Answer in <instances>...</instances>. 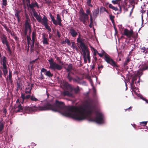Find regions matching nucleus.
<instances>
[{
    "label": "nucleus",
    "mask_w": 148,
    "mask_h": 148,
    "mask_svg": "<svg viewBox=\"0 0 148 148\" xmlns=\"http://www.w3.org/2000/svg\"><path fill=\"white\" fill-rule=\"evenodd\" d=\"M51 110L54 112H58L62 115L70 117L77 120V107L69 106L66 107L63 102L56 100L55 104L51 105L49 103L43 106L39 105L34 106L33 107H26L23 108L21 104L16 105L14 106V111L16 113L22 112L25 110L28 114L33 111H40Z\"/></svg>",
    "instance_id": "1"
},
{
    "label": "nucleus",
    "mask_w": 148,
    "mask_h": 148,
    "mask_svg": "<svg viewBox=\"0 0 148 148\" xmlns=\"http://www.w3.org/2000/svg\"><path fill=\"white\" fill-rule=\"evenodd\" d=\"M142 74V71L140 70L136 72L132 75V81L130 83L131 87L132 89H134L136 88L134 84H135L137 86H139L140 78Z\"/></svg>",
    "instance_id": "2"
},
{
    "label": "nucleus",
    "mask_w": 148,
    "mask_h": 148,
    "mask_svg": "<svg viewBox=\"0 0 148 148\" xmlns=\"http://www.w3.org/2000/svg\"><path fill=\"white\" fill-rule=\"evenodd\" d=\"M48 62L50 64L49 68L51 70L55 71L56 70H60L62 69V66L54 62L52 58L48 60Z\"/></svg>",
    "instance_id": "3"
},
{
    "label": "nucleus",
    "mask_w": 148,
    "mask_h": 148,
    "mask_svg": "<svg viewBox=\"0 0 148 148\" xmlns=\"http://www.w3.org/2000/svg\"><path fill=\"white\" fill-rule=\"evenodd\" d=\"M81 50L83 53L85 63H86L87 60H88L89 63L90 62V59L88 47H85L84 49H82Z\"/></svg>",
    "instance_id": "4"
},
{
    "label": "nucleus",
    "mask_w": 148,
    "mask_h": 148,
    "mask_svg": "<svg viewBox=\"0 0 148 148\" xmlns=\"http://www.w3.org/2000/svg\"><path fill=\"white\" fill-rule=\"evenodd\" d=\"M79 19L84 24H85L86 21L88 19V16L86 14L83 10H81L80 11Z\"/></svg>",
    "instance_id": "5"
},
{
    "label": "nucleus",
    "mask_w": 148,
    "mask_h": 148,
    "mask_svg": "<svg viewBox=\"0 0 148 148\" xmlns=\"http://www.w3.org/2000/svg\"><path fill=\"white\" fill-rule=\"evenodd\" d=\"M104 60L108 64L113 66L118 67L115 62L108 54H106L104 56Z\"/></svg>",
    "instance_id": "6"
},
{
    "label": "nucleus",
    "mask_w": 148,
    "mask_h": 148,
    "mask_svg": "<svg viewBox=\"0 0 148 148\" xmlns=\"http://www.w3.org/2000/svg\"><path fill=\"white\" fill-rule=\"evenodd\" d=\"M133 32L132 30H128L127 29H125L124 30L123 34L126 36L128 38H131L133 35Z\"/></svg>",
    "instance_id": "7"
},
{
    "label": "nucleus",
    "mask_w": 148,
    "mask_h": 148,
    "mask_svg": "<svg viewBox=\"0 0 148 148\" xmlns=\"http://www.w3.org/2000/svg\"><path fill=\"white\" fill-rule=\"evenodd\" d=\"M29 3L28 2H27V6L29 5V7L32 10V11H33V10H34L35 9H34V8L35 7H36L38 8H39V6L36 2H35L34 3L32 2L30 4V0H29Z\"/></svg>",
    "instance_id": "8"
},
{
    "label": "nucleus",
    "mask_w": 148,
    "mask_h": 148,
    "mask_svg": "<svg viewBox=\"0 0 148 148\" xmlns=\"http://www.w3.org/2000/svg\"><path fill=\"white\" fill-rule=\"evenodd\" d=\"M33 84L28 83L27 85L25 90V93L26 94H30L31 90L32 88Z\"/></svg>",
    "instance_id": "9"
},
{
    "label": "nucleus",
    "mask_w": 148,
    "mask_h": 148,
    "mask_svg": "<svg viewBox=\"0 0 148 148\" xmlns=\"http://www.w3.org/2000/svg\"><path fill=\"white\" fill-rule=\"evenodd\" d=\"M25 33L27 34V31L29 30V29L31 28V25L29 24V19H27L25 21Z\"/></svg>",
    "instance_id": "10"
},
{
    "label": "nucleus",
    "mask_w": 148,
    "mask_h": 148,
    "mask_svg": "<svg viewBox=\"0 0 148 148\" xmlns=\"http://www.w3.org/2000/svg\"><path fill=\"white\" fill-rule=\"evenodd\" d=\"M77 42L80 43V46L81 49H84L87 47L84 44L83 41L82 39L80 37H79L77 39Z\"/></svg>",
    "instance_id": "11"
},
{
    "label": "nucleus",
    "mask_w": 148,
    "mask_h": 148,
    "mask_svg": "<svg viewBox=\"0 0 148 148\" xmlns=\"http://www.w3.org/2000/svg\"><path fill=\"white\" fill-rule=\"evenodd\" d=\"M69 33L74 37H75L77 35V32L73 28L71 27L69 29Z\"/></svg>",
    "instance_id": "12"
},
{
    "label": "nucleus",
    "mask_w": 148,
    "mask_h": 148,
    "mask_svg": "<svg viewBox=\"0 0 148 148\" xmlns=\"http://www.w3.org/2000/svg\"><path fill=\"white\" fill-rule=\"evenodd\" d=\"M0 62L3 66L6 65L7 61L5 56H2V58L0 59Z\"/></svg>",
    "instance_id": "13"
},
{
    "label": "nucleus",
    "mask_w": 148,
    "mask_h": 148,
    "mask_svg": "<svg viewBox=\"0 0 148 148\" xmlns=\"http://www.w3.org/2000/svg\"><path fill=\"white\" fill-rule=\"evenodd\" d=\"M41 23V24L44 25L48 23V20L45 16H43V18L42 19Z\"/></svg>",
    "instance_id": "14"
},
{
    "label": "nucleus",
    "mask_w": 148,
    "mask_h": 148,
    "mask_svg": "<svg viewBox=\"0 0 148 148\" xmlns=\"http://www.w3.org/2000/svg\"><path fill=\"white\" fill-rule=\"evenodd\" d=\"M63 94L64 96H67L71 97H73V95L71 92H69L68 91H64L63 92Z\"/></svg>",
    "instance_id": "15"
},
{
    "label": "nucleus",
    "mask_w": 148,
    "mask_h": 148,
    "mask_svg": "<svg viewBox=\"0 0 148 148\" xmlns=\"http://www.w3.org/2000/svg\"><path fill=\"white\" fill-rule=\"evenodd\" d=\"M31 96L30 95H28L25 96V94L23 93H21V97L23 100V101L25 99H28L30 98Z\"/></svg>",
    "instance_id": "16"
},
{
    "label": "nucleus",
    "mask_w": 148,
    "mask_h": 148,
    "mask_svg": "<svg viewBox=\"0 0 148 148\" xmlns=\"http://www.w3.org/2000/svg\"><path fill=\"white\" fill-rule=\"evenodd\" d=\"M7 37L4 35H3L2 37L1 38L2 42L3 44H6L8 43L7 41Z\"/></svg>",
    "instance_id": "17"
},
{
    "label": "nucleus",
    "mask_w": 148,
    "mask_h": 148,
    "mask_svg": "<svg viewBox=\"0 0 148 148\" xmlns=\"http://www.w3.org/2000/svg\"><path fill=\"white\" fill-rule=\"evenodd\" d=\"M141 69L142 70H145L148 68V62H145L143 64L142 66H141Z\"/></svg>",
    "instance_id": "18"
},
{
    "label": "nucleus",
    "mask_w": 148,
    "mask_h": 148,
    "mask_svg": "<svg viewBox=\"0 0 148 148\" xmlns=\"http://www.w3.org/2000/svg\"><path fill=\"white\" fill-rule=\"evenodd\" d=\"M57 19L58 21V23L60 26H61L62 25L61 21L62 20L61 18V17L60 15L58 14L56 15Z\"/></svg>",
    "instance_id": "19"
},
{
    "label": "nucleus",
    "mask_w": 148,
    "mask_h": 148,
    "mask_svg": "<svg viewBox=\"0 0 148 148\" xmlns=\"http://www.w3.org/2000/svg\"><path fill=\"white\" fill-rule=\"evenodd\" d=\"M2 69L3 71L4 76V77H5L6 75L7 74L8 72L7 66H3Z\"/></svg>",
    "instance_id": "20"
},
{
    "label": "nucleus",
    "mask_w": 148,
    "mask_h": 148,
    "mask_svg": "<svg viewBox=\"0 0 148 148\" xmlns=\"http://www.w3.org/2000/svg\"><path fill=\"white\" fill-rule=\"evenodd\" d=\"M50 16L53 23L56 25H57L58 24L57 21L55 19L54 16H52L51 14H50Z\"/></svg>",
    "instance_id": "21"
},
{
    "label": "nucleus",
    "mask_w": 148,
    "mask_h": 148,
    "mask_svg": "<svg viewBox=\"0 0 148 148\" xmlns=\"http://www.w3.org/2000/svg\"><path fill=\"white\" fill-rule=\"evenodd\" d=\"M36 34L35 32H33L32 33V45L33 46L34 45V42H35V38L36 36Z\"/></svg>",
    "instance_id": "22"
},
{
    "label": "nucleus",
    "mask_w": 148,
    "mask_h": 148,
    "mask_svg": "<svg viewBox=\"0 0 148 148\" xmlns=\"http://www.w3.org/2000/svg\"><path fill=\"white\" fill-rule=\"evenodd\" d=\"M42 35H43L42 37L43 38V44H44L48 45V42L47 41V38L45 37L44 34H42Z\"/></svg>",
    "instance_id": "23"
},
{
    "label": "nucleus",
    "mask_w": 148,
    "mask_h": 148,
    "mask_svg": "<svg viewBox=\"0 0 148 148\" xmlns=\"http://www.w3.org/2000/svg\"><path fill=\"white\" fill-rule=\"evenodd\" d=\"M99 13V9L98 8L95 10L93 12V14L94 16L96 17Z\"/></svg>",
    "instance_id": "24"
},
{
    "label": "nucleus",
    "mask_w": 148,
    "mask_h": 148,
    "mask_svg": "<svg viewBox=\"0 0 148 148\" xmlns=\"http://www.w3.org/2000/svg\"><path fill=\"white\" fill-rule=\"evenodd\" d=\"M141 52L143 53L146 54L147 52V49L145 47H143L140 49Z\"/></svg>",
    "instance_id": "25"
},
{
    "label": "nucleus",
    "mask_w": 148,
    "mask_h": 148,
    "mask_svg": "<svg viewBox=\"0 0 148 148\" xmlns=\"http://www.w3.org/2000/svg\"><path fill=\"white\" fill-rule=\"evenodd\" d=\"M108 6L109 8L115 11L118 10V8L117 7H115L113 6L111 4H109Z\"/></svg>",
    "instance_id": "26"
},
{
    "label": "nucleus",
    "mask_w": 148,
    "mask_h": 148,
    "mask_svg": "<svg viewBox=\"0 0 148 148\" xmlns=\"http://www.w3.org/2000/svg\"><path fill=\"white\" fill-rule=\"evenodd\" d=\"M2 8H4L8 4L7 3V0H2Z\"/></svg>",
    "instance_id": "27"
},
{
    "label": "nucleus",
    "mask_w": 148,
    "mask_h": 148,
    "mask_svg": "<svg viewBox=\"0 0 148 148\" xmlns=\"http://www.w3.org/2000/svg\"><path fill=\"white\" fill-rule=\"evenodd\" d=\"M138 97H140V98L142 99V100L145 101L146 103H148V100L144 98L140 94H138Z\"/></svg>",
    "instance_id": "28"
},
{
    "label": "nucleus",
    "mask_w": 148,
    "mask_h": 148,
    "mask_svg": "<svg viewBox=\"0 0 148 148\" xmlns=\"http://www.w3.org/2000/svg\"><path fill=\"white\" fill-rule=\"evenodd\" d=\"M45 75L49 77H51L53 76V74L51 73L50 71H47L45 73Z\"/></svg>",
    "instance_id": "29"
},
{
    "label": "nucleus",
    "mask_w": 148,
    "mask_h": 148,
    "mask_svg": "<svg viewBox=\"0 0 148 148\" xmlns=\"http://www.w3.org/2000/svg\"><path fill=\"white\" fill-rule=\"evenodd\" d=\"M80 80L81 79L77 77V78H73V81L74 82H75L78 83L80 84Z\"/></svg>",
    "instance_id": "30"
},
{
    "label": "nucleus",
    "mask_w": 148,
    "mask_h": 148,
    "mask_svg": "<svg viewBox=\"0 0 148 148\" xmlns=\"http://www.w3.org/2000/svg\"><path fill=\"white\" fill-rule=\"evenodd\" d=\"M30 99L32 101L36 102L38 101V99L36 98L35 96L33 95H32L31 96Z\"/></svg>",
    "instance_id": "31"
},
{
    "label": "nucleus",
    "mask_w": 148,
    "mask_h": 148,
    "mask_svg": "<svg viewBox=\"0 0 148 148\" xmlns=\"http://www.w3.org/2000/svg\"><path fill=\"white\" fill-rule=\"evenodd\" d=\"M72 69V65L71 64H69L68 66L66 69L68 72L70 71Z\"/></svg>",
    "instance_id": "32"
},
{
    "label": "nucleus",
    "mask_w": 148,
    "mask_h": 148,
    "mask_svg": "<svg viewBox=\"0 0 148 148\" xmlns=\"http://www.w3.org/2000/svg\"><path fill=\"white\" fill-rule=\"evenodd\" d=\"M44 26L46 28V29L48 30V31L49 32H51V28L49 25H48V23L47 24L45 25Z\"/></svg>",
    "instance_id": "33"
},
{
    "label": "nucleus",
    "mask_w": 148,
    "mask_h": 148,
    "mask_svg": "<svg viewBox=\"0 0 148 148\" xmlns=\"http://www.w3.org/2000/svg\"><path fill=\"white\" fill-rule=\"evenodd\" d=\"M35 18L39 22H40L41 21V20L42 18L40 15H38Z\"/></svg>",
    "instance_id": "34"
},
{
    "label": "nucleus",
    "mask_w": 148,
    "mask_h": 148,
    "mask_svg": "<svg viewBox=\"0 0 148 148\" xmlns=\"http://www.w3.org/2000/svg\"><path fill=\"white\" fill-rule=\"evenodd\" d=\"M5 45L7 46L8 51L10 53H11V52L10 46L8 44V43L6 44Z\"/></svg>",
    "instance_id": "35"
},
{
    "label": "nucleus",
    "mask_w": 148,
    "mask_h": 148,
    "mask_svg": "<svg viewBox=\"0 0 148 148\" xmlns=\"http://www.w3.org/2000/svg\"><path fill=\"white\" fill-rule=\"evenodd\" d=\"M147 121H143L140 123V125L141 126H145L147 123Z\"/></svg>",
    "instance_id": "36"
},
{
    "label": "nucleus",
    "mask_w": 148,
    "mask_h": 148,
    "mask_svg": "<svg viewBox=\"0 0 148 148\" xmlns=\"http://www.w3.org/2000/svg\"><path fill=\"white\" fill-rule=\"evenodd\" d=\"M68 79H69V81L71 82L72 80H73V78H72L70 75L69 73H68L67 76Z\"/></svg>",
    "instance_id": "37"
},
{
    "label": "nucleus",
    "mask_w": 148,
    "mask_h": 148,
    "mask_svg": "<svg viewBox=\"0 0 148 148\" xmlns=\"http://www.w3.org/2000/svg\"><path fill=\"white\" fill-rule=\"evenodd\" d=\"M71 47H72L74 49L76 50H77V47L75 46L74 45V42H72V45Z\"/></svg>",
    "instance_id": "38"
},
{
    "label": "nucleus",
    "mask_w": 148,
    "mask_h": 148,
    "mask_svg": "<svg viewBox=\"0 0 148 148\" xmlns=\"http://www.w3.org/2000/svg\"><path fill=\"white\" fill-rule=\"evenodd\" d=\"M27 44L28 45H29L30 43L31 40V38L30 37V36H27Z\"/></svg>",
    "instance_id": "39"
},
{
    "label": "nucleus",
    "mask_w": 148,
    "mask_h": 148,
    "mask_svg": "<svg viewBox=\"0 0 148 148\" xmlns=\"http://www.w3.org/2000/svg\"><path fill=\"white\" fill-rule=\"evenodd\" d=\"M114 16L112 15H110V18L112 22L113 23L114 22Z\"/></svg>",
    "instance_id": "40"
},
{
    "label": "nucleus",
    "mask_w": 148,
    "mask_h": 148,
    "mask_svg": "<svg viewBox=\"0 0 148 148\" xmlns=\"http://www.w3.org/2000/svg\"><path fill=\"white\" fill-rule=\"evenodd\" d=\"M130 60L129 58H127L124 63V66L127 65V63L130 61Z\"/></svg>",
    "instance_id": "41"
},
{
    "label": "nucleus",
    "mask_w": 148,
    "mask_h": 148,
    "mask_svg": "<svg viewBox=\"0 0 148 148\" xmlns=\"http://www.w3.org/2000/svg\"><path fill=\"white\" fill-rule=\"evenodd\" d=\"M12 73L10 71H9V74L8 75V78L11 81L12 80Z\"/></svg>",
    "instance_id": "42"
},
{
    "label": "nucleus",
    "mask_w": 148,
    "mask_h": 148,
    "mask_svg": "<svg viewBox=\"0 0 148 148\" xmlns=\"http://www.w3.org/2000/svg\"><path fill=\"white\" fill-rule=\"evenodd\" d=\"M33 13L35 17H36L38 15V14L35 11V10H33Z\"/></svg>",
    "instance_id": "43"
},
{
    "label": "nucleus",
    "mask_w": 148,
    "mask_h": 148,
    "mask_svg": "<svg viewBox=\"0 0 148 148\" xmlns=\"http://www.w3.org/2000/svg\"><path fill=\"white\" fill-rule=\"evenodd\" d=\"M86 15L88 16V15L90 14V11L89 9H87L86 10Z\"/></svg>",
    "instance_id": "44"
},
{
    "label": "nucleus",
    "mask_w": 148,
    "mask_h": 148,
    "mask_svg": "<svg viewBox=\"0 0 148 148\" xmlns=\"http://www.w3.org/2000/svg\"><path fill=\"white\" fill-rule=\"evenodd\" d=\"M20 12V11H17L15 13V15L16 17H19V14Z\"/></svg>",
    "instance_id": "45"
},
{
    "label": "nucleus",
    "mask_w": 148,
    "mask_h": 148,
    "mask_svg": "<svg viewBox=\"0 0 148 148\" xmlns=\"http://www.w3.org/2000/svg\"><path fill=\"white\" fill-rule=\"evenodd\" d=\"M65 41L68 45H71V42L69 40L66 39L65 40Z\"/></svg>",
    "instance_id": "46"
},
{
    "label": "nucleus",
    "mask_w": 148,
    "mask_h": 148,
    "mask_svg": "<svg viewBox=\"0 0 148 148\" xmlns=\"http://www.w3.org/2000/svg\"><path fill=\"white\" fill-rule=\"evenodd\" d=\"M112 3L114 4H118L119 3H118V2L117 1H116V0H112Z\"/></svg>",
    "instance_id": "47"
},
{
    "label": "nucleus",
    "mask_w": 148,
    "mask_h": 148,
    "mask_svg": "<svg viewBox=\"0 0 148 148\" xmlns=\"http://www.w3.org/2000/svg\"><path fill=\"white\" fill-rule=\"evenodd\" d=\"M74 90L75 93H77L79 91V89L78 87L77 88H75Z\"/></svg>",
    "instance_id": "48"
},
{
    "label": "nucleus",
    "mask_w": 148,
    "mask_h": 148,
    "mask_svg": "<svg viewBox=\"0 0 148 148\" xmlns=\"http://www.w3.org/2000/svg\"><path fill=\"white\" fill-rule=\"evenodd\" d=\"M47 4L50 3L51 2V0H44Z\"/></svg>",
    "instance_id": "49"
},
{
    "label": "nucleus",
    "mask_w": 148,
    "mask_h": 148,
    "mask_svg": "<svg viewBox=\"0 0 148 148\" xmlns=\"http://www.w3.org/2000/svg\"><path fill=\"white\" fill-rule=\"evenodd\" d=\"M41 71L42 72H45L46 73L47 71L46 69L44 68H42L41 70Z\"/></svg>",
    "instance_id": "50"
},
{
    "label": "nucleus",
    "mask_w": 148,
    "mask_h": 148,
    "mask_svg": "<svg viewBox=\"0 0 148 148\" xmlns=\"http://www.w3.org/2000/svg\"><path fill=\"white\" fill-rule=\"evenodd\" d=\"M98 54L99 56L101 57H102L104 55L103 53H98Z\"/></svg>",
    "instance_id": "51"
},
{
    "label": "nucleus",
    "mask_w": 148,
    "mask_h": 148,
    "mask_svg": "<svg viewBox=\"0 0 148 148\" xmlns=\"http://www.w3.org/2000/svg\"><path fill=\"white\" fill-rule=\"evenodd\" d=\"M89 46L91 49V50L92 51H93L95 49L93 47H92L91 45H89Z\"/></svg>",
    "instance_id": "52"
},
{
    "label": "nucleus",
    "mask_w": 148,
    "mask_h": 148,
    "mask_svg": "<svg viewBox=\"0 0 148 148\" xmlns=\"http://www.w3.org/2000/svg\"><path fill=\"white\" fill-rule=\"evenodd\" d=\"M93 51L94 52V55H96L97 53H98L97 50L96 49H95Z\"/></svg>",
    "instance_id": "53"
},
{
    "label": "nucleus",
    "mask_w": 148,
    "mask_h": 148,
    "mask_svg": "<svg viewBox=\"0 0 148 148\" xmlns=\"http://www.w3.org/2000/svg\"><path fill=\"white\" fill-rule=\"evenodd\" d=\"M90 21L91 22V23H92V22H93V21H92V15L91 14H90Z\"/></svg>",
    "instance_id": "54"
},
{
    "label": "nucleus",
    "mask_w": 148,
    "mask_h": 148,
    "mask_svg": "<svg viewBox=\"0 0 148 148\" xmlns=\"http://www.w3.org/2000/svg\"><path fill=\"white\" fill-rule=\"evenodd\" d=\"M20 104L19 103V100L18 99H17L16 101V105H18Z\"/></svg>",
    "instance_id": "55"
},
{
    "label": "nucleus",
    "mask_w": 148,
    "mask_h": 148,
    "mask_svg": "<svg viewBox=\"0 0 148 148\" xmlns=\"http://www.w3.org/2000/svg\"><path fill=\"white\" fill-rule=\"evenodd\" d=\"M23 3H25L27 2H29V0H22Z\"/></svg>",
    "instance_id": "56"
},
{
    "label": "nucleus",
    "mask_w": 148,
    "mask_h": 148,
    "mask_svg": "<svg viewBox=\"0 0 148 148\" xmlns=\"http://www.w3.org/2000/svg\"><path fill=\"white\" fill-rule=\"evenodd\" d=\"M91 3V0H87V3L88 5L90 4Z\"/></svg>",
    "instance_id": "57"
},
{
    "label": "nucleus",
    "mask_w": 148,
    "mask_h": 148,
    "mask_svg": "<svg viewBox=\"0 0 148 148\" xmlns=\"http://www.w3.org/2000/svg\"><path fill=\"white\" fill-rule=\"evenodd\" d=\"M17 90L19 88H20V84L18 82H17Z\"/></svg>",
    "instance_id": "58"
},
{
    "label": "nucleus",
    "mask_w": 148,
    "mask_h": 148,
    "mask_svg": "<svg viewBox=\"0 0 148 148\" xmlns=\"http://www.w3.org/2000/svg\"><path fill=\"white\" fill-rule=\"evenodd\" d=\"M2 71L0 69V77H2Z\"/></svg>",
    "instance_id": "59"
},
{
    "label": "nucleus",
    "mask_w": 148,
    "mask_h": 148,
    "mask_svg": "<svg viewBox=\"0 0 148 148\" xmlns=\"http://www.w3.org/2000/svg\"><path fill=\"white\" fill-rule=\"evenodd\" d=\"M92 23L93 22H92V23H91V22H90V25H89V26L91 28L92 27Z\"/></svg>",
    "instance_id": "60"
},
{
    "label": "nucleus",
    "mask_w": 148,
    "mask_h": 148,
    "mask_svg": "<svg viewBox=\"0 0 148 148\" xmlns=\"http://www.w3.org/2000/svg\"><path fill=\"white\" fill-rule=\"evenodd\" d=\"M57 34L58 36L59 37H60V33L58 32H57Z\"/></svg>",
    "instance_id": "61"
},
{
    "label": "nucleus",
    "mask_w": 148,
    "mask_h": 148,
    "mask_svg": "<svg viewBox=\"0 0 148 148\" xmlns=\"http://www.w3.org/2000/svg\"><path fill=\"white\" fill-rule=\"evenodd\" d=\"M65 85H66V87L67 86H68L69 85V84L66 82L65 83Z\"/></svg>",
    "instance_id": "62"
},
{
    "label": "nucleus",
    "mask_w": 148,
    "mask_h": 148,
    "mask_svg": "<svg viewBox=\"0 0 148 148\" xmlns=\"http://www.w3.org/2000/svg\"><path fill=\"white\" fill-rule=\"evenodd\" d=\"M103 67V66L101 65V66H99V67H98V69H100V68H102Z\"/></svg>",
    "instance_id": "63"
},
{
    "label": "nucleus",
    "mask_w": 148,
    "mask_h": 148,
    "mask_svg": "<svg viewBox=\"0 0 148 148\" xmlns=\"http://www.w3.org/2000/svg\"><path fill=\"white\" fill-rule=\"evenodd\" d=\"M131 108H132L131 107H129L128 108H127V109H126L125 111H126L128 109H131Z\"/></svg>",
    "instance_id": "64"
}]
</instances>
